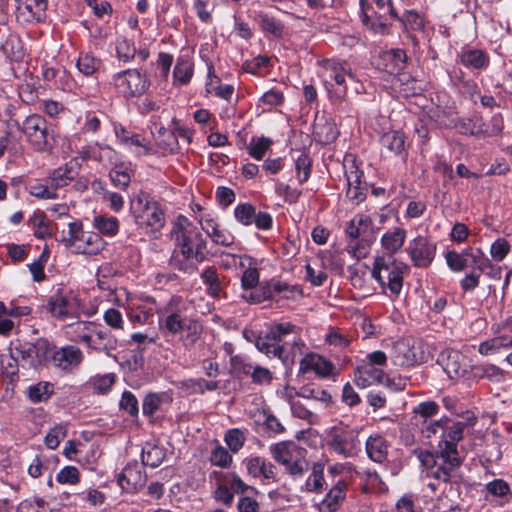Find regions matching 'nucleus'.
Returning <instances> with one entry per match:
<instances>
[{"label":"nucleus","instance_id":"1","mask_svg":"<svg viewBox=\"0 0 512 512\" xmlns=\"http://www.w3.org/2000/svg\"><path fill=\"white\" fill-rule=\"evenodd\" d=\"M159 329L164 336H178L185 350H191L202 335V325L197 318L192 301L172 295L156 307Z\"/></svg>","mask_w":512,"mask_h":512},{"label":"nucleus","instance_id":"2","mask_svg":"<svg viewBox=\"0 0 512 512\" xmlns=\"http://www.w3.org/2000/svg\"><path fill=\"white\" fill-rule=\"evenodd\" d=\"M171 236L185 261L177 257L172 259V265L179 271L191 273L195 267L186 261L195 259L203 262L206 259V241L199 229L185 216H179L173 223Z\"/></svg>","mask_w":512,"mask_h":512},{"label":"nucleus","instance_id":"3","mask_svg":"<svg viewBox=\"0 0 512 512\" xmlns=\"http://www.w3.org/2000/svg\"><path fill=\"white\" fill-rule=\"evenodd\" d=\"M298 328L291 323H279L271 326L264 336L255 338L256 348L268 357H276L285 363L290 351L288 346L294 350L303 345L302 340L296 335Z\"/></svg>","mask_w":512,"mask_h":512},{"label":"nucleus","instance_id":"4","mask_svg":"<svg viewBox=\"0 0 512 512\" xmlns=\"http://www.w3.org/2000/svg\"><path fill=\"white\" fill-rule=\"evenodd\" d=\"M465 423L463 422H451L448 418H445V433H442V437L439 441L438 448L441 449V457L446 459L443 460L444 464L448 462V470H439L436 474L437 477L444 479L445 481H458V469L462 464V459L459 456L457 450V443L462 440Z\"/></svg>","mask_w":512,"mask_h":512},{"label":"nucleus","instance_id":"5","mask_svg":"<svg viewBox=\"0 0 512 512\" xmlns=\"http://www.w3.org/2000/svg\"><path fill=\"white\" fill-rule=\"evenodd\" d=\"M408 270V265L394 256L378 255L374 259L371 275L384 292L388 289L392 296L397 297L403 287L404 273Z\"/></svg>","mask_w":512,"mask_h":512},{"label":"nucleus","instance_id":"6","mask_svg":"<svg viewBox=\"0 0 512 512\" xmlns=\"http://www.w3.org/2000/svg\"><path fill=\"white\" fill-rule=\"evenodd\" d=\"M51 342L39 338L35 342L15 340L11 342L9 355L20 361L23 369H34L45 366L49 362Z\"/></svg>","mask_w":512,"mask_h":512},{"label":"nucleus","instance_id":"7","mask_svg":"<svg viewBox=\"0 0 512 512\" xmlns=\"http://www.w3.org/2000/svg\"><path fill=\"white\" fill-rule=\"evenodd\" d=\"M270 452L285 472L294 480L301 479L309 471L308 451L294 443H277L270 446Z\"/></svg>","mask_w":512,"mask_h":512},{"label":"nucleus","instance_id":"8","mask_svg":"<svg viewBox=\"0 0 512 512\" xmlns=\"http://www.w3.org/2000/svg\"><path fill=\"white\" fill-rule=\"evenodd\" d=\"M130 211L136 225L147 228L151 232H159L165 225V214L161 205L147 195L134 198Z\"/></svg>","mask_w":512,"mask_h":512},{"label":"nucleus","instance_id":"9","mask_svg":"<svg viewBox=\"0 0 512 512\" xmlns=\"http://www.w3.org/2000/svg\"><path fill=\"white\" fill-rule=\"evenodd\" d=\"M327 446L342 458H353L361 451L359 431L347 426H333L327 432Z\"/></svg>","mask_w":512,"mask_h":512},{"label":"nucleus","instance_id":"10","mask_svg":"<svg viewBox=\"0 0 512 512\" xmlns=\"http://www.w3.org/2000/svg\"><path fill=\"white\" fill-rule=\"evenodd\" d=\"M14 126L21 130L27 141L39 152L50 151L53 147V137L48 130V124L44 117L32 114L26 117L22 124L13 121Z\"/></svg>","mask_w":512,"mask_h":512},{"label":"nucleus","instance_id":"11","mask_svg":"<svg viewBox=\"0 0 512 512\" xmlns=\"http://www.w3.org/2000/svg\"><path fill=\"white\" fill-rule=\"evenodd\" d=\"M113 84L118 92L126 98L143 95L149 83L136 69H128L113 76Z\"/></svg>","mask_w":512,"mask_h":512},{"label":"nucleus","instance_id":"12","mask_svg":"<svg viewBox=\"0 0 512 512\" xmlns=\"http://www.w3.org/2000/svg\"><path fill=\"white\" fill-rule=\"evenodd\" d=\"M84 359L82 350L74 345H66L61 348H56L51 343V350L49 354V362L52 365L65 373H71L76 370Z\"/></svg>","mask_w":512,"mask_h":512},{"label":"nucleus","instance_id":"13","mask_svg":"<svg viewBox=\"0 0 512 512\" xmlns=\"http://www.w3.org/2000/svg\"><path fill=\"white\" fill-rule=\"evenodd\" d=\"M436 247V243L425 236L419 235L409 241L405 251L410 256L414 267L427 268L435 258Z\"/></svg>","mask_w":512,"mask_h":512},{"label":"nucleus","instance_id":"14","mask_svg":"<svg viewBox=\"0 0 512 512\" xmlns=\"http://www.w3.org/2000/svg\"><path fill=\"white\" fill-rule=\"evenodd\" d=\"M437 362L443 367L444 371L451 379L464 377L468 372V360L457 350H443L439 354Z\"/></svg>","mask_w":512,"mask_h":512},{"label":"nucleus","instance_id":"15","mask_svg":"<svg viewBox=\"0 0 512 512\" xmlns=\"http://www.w3.org/2000/svg\"><path fill=\"white\" fill-rule=\"evenodd\" d=\"M318 64L321 68L319 76L327 94L329 93L330 89V87H328V82L333 84V81L342 74H348V78L350 80H356L355 74L352 72L350 66L345 60L335 58L323 59L322 61H319Z\"/></svg>","mask_w":512,"mask_h":512},{"label":"nucleus","instance_id":"16","mask_svg":"<svg viewBox=\"0 0 512 512\" xmlns=\"http://www.w3.org/2000/svg\"><path fill=\"white\" fill-rule=\"evenodd\" d=\"M345 177L347 180L346 196L356 204L366 199L368 184L363 180V171H361L353 162L350 166H345Z\"/></svg>","mask_w":512,"mask_h":512},{"label":"nucleus","instance_id":"17","mask_svg":"<svg viewBox=\"0 0 512 512\" xmlns=\"http://www.w3.org/2000/svg\"><path fill=\"white\" fill-rule=\"evenodd\" d=\"M118 483L124 491L134 493L145 485L146 474L136 461L128 463L119 475Z\"/></svg>","mask_w":512,"mask_h":512},{"label":"nucleus","instance_id":"18","mask_svg":"<svg viewBox=\"0 0 512 512\" xmlns=\"http://www.w3.org/2000/svg\"><path fill=\"white\" fill-rule=\"evenodd\" d=\"M87 347L111 357L118 348V339L110 331L96 325Z\"/></svg>","mask_w":512,"mask_h":512},{"label":"nucleus","instance_id":"19","mask_svg":"<svg viewBox=\"0 0 512 512\" xmlns=\"http://www.w3.org/2000/svg\"><path fill=\"white\" fill-rule=\"evenodd\" d=\"M460 63L471 70H485L490 64V57L485 50L465 46L458 54Z\"/></svg>","mask_w":512,"mask_h":512},{"label":"nucleus","instance_id":"20","mask_svg":"<svg viewBox=\"0 0 512 512\" xmlns=\"http://www.w3.org/2000/svg\"><path fill=\"white\" fill-rule=\"evenodd\" d=\"M379 66L390 75H400L407 66L406 52L400 48L383 52Z\"/></svg>","mask_w":512,"mask_h":512},{"label":"nucleus","instance_id":"21","mask_svg":"<svg viewBox=\"0 0 512 512\" xmlns=\"http://www.w3.org/2000/svg\"><path fill=\"white\" fill-rule=\"evenodd\" d=\"M46 309L53 317L64 320L75 315V307L71 297L55 293L49 297Z\"/></svg>","mask_w":512,"mask_h":512},{"label":"nucleus","instance_id":"22","mask_svg":"<svg viewBox=\"0 0 512 512\" xmlns=\"http://www.w3.org/2000/svg\"><path fill=\"white\" fill-rule=\"evenodd\" d=\"M414 454L417 456L418 460L421 462V464L430 471V475L435 478L438 481L448 483L449 481H445L442 478L437 477L436 474L439 473V470H448V462L444 464L445 460L441 457V449L438 448V451L436 454L431 453L428 450H422V449H415Z\"/></svg>","mask_w":512,"mask_h":512},{"label":"nucleus","instance_id":"23","mask_svg":"<svg viewBox=\"0 0 512 512\" xmlns=\"http://www.w3.org/2000/svg\"><path fill=\"white\" fill-rule=\"evenodd\" d=\"M380 144L391 156H397L404 162L408 152L405 144V135L400 131H389L382 135Z\"/></svg>","mask_w":512,"mask_h":512},{"label":"nucleus","instance_id":"24","mask_svg":"<svg viewBox=\"0 0 512 512\" xmlns=\"http://www.w3.org/2000/svg\"><path fill=\"white\" fill-rule=\"evenodd\" d=\"M48 0H27L24 7L17 6V17L26 22H43L46 19Z\"/></svg>","mask_w":512,"mask_h":512},{"label":"nucleus","instance_id":"25","mask_svg":"<svg viewBox=\"0 0 512 512\" xmlns=\"http://www.w3.org/2000/svg\"><path fill=\"white\" fill-rule=\"evenodd\" d=\"M247 473L253 478L263 477L264 479H274L276 476L275 466L267 459L254 456L246 458L243 461Z\"/></svg>","mask_w":512,"mask_h":512},{"label":"nucleus","instance_id":"26","mask_svg":"<svg viewBox=\"0 0 512 512\" xmlns=\"http://www.w3.org/2000/svg\"><path fill=\"white\" fill-rule=\"evenodd\" d=\"M368 457L376 462L383 463L387 460L388 444L385 438L379 434L371 435L365 443Z\"/></svg>","mask_w":512,"mask_h":512},{"label":"nucleus","instance_id":"27","mask_svg":"<svg viewBox=\"0 0 512 512\" xmlns=\"http://www.w3.org/2000/svg\"><path fill=\"white\" fill-rule=\"evenodd\" d=\"M103 247V241L99 234L83 231L78 238V243L72 248L79 254H96Z\"/></svg>","mask_w":512,"mask_h":512},{"label":"nucleus","instance_id":"28","mask_svg":"<svg viewBox=\"0 0 512 512\" xmlns=\"http://www.w3.org/2000/svg\"><path fill=\"white\" fill-rule=\"evenodd\" d=\"M406 235V230L400 227L385 232L381 237V246L387 252L385 255L394 256L402 248Z\"/></svg>","mask_w":512,"mask_h":512},{"label":"nucleus","instance_id":"29","mask_svg":"<svg viewBox=\"0 0 512 512\" xmlns=\"http://www.w3.org/2000/svg\"><path fill=\"white\" fill-rule=\"evenodd\" d=\"M300 368L303 371L311 369L322 377L330 376L333 371V365L330 361L313 353L306 355V357L302 359Z\"/></svg>","mask_w":512,"mask_h":512},{"label":"nucleus","instance_id":"30","mask_svg":"<svg viewBox=\"0 0 512 512\" xmlns=\"http://www.w3.org/2000/svg\"><path fill=\"white\" fill-rule=\"evenodd\" d=\"M347 484L344 481H338L326 494L321 502V509L328 512H335L340 507L346 496Z\"/></svg>","mask_w":512,"mask_h":512},{"label":"nucleus","instance_id":"31","mask_svg":"<svg viewBox=\"0 0 512 512\" xmlns=\"http://www.w3.org/2000/svg\"><path fill=\"white\" fill-rule=\"evenodd\" d=\"M172 396L168 392H150L142 401V411L145 416L151 417L159 411L164 404L172 402Z\"/></svg>","mask_w":512,"mask_h":512},{"label":"nucleus","instance_id":"32","mask_svg":"<svg viewBox=\"0 0 512 512\" xmlns=\"http://www.w3.org/2000/svg\"><path fill=\"white\" fill-rule=\"evenodd\" d=\"M325 488L324 464L321 462L313 463L311 473L306 479L302 490L319 494L322 493Z\"/></svg>","mask_w":512,"mask_h":512},{"label":"nucleus","instance_id":"33","mask_svg":"<svg viewBox=\"0 0 512 512\" xmlns=\"http://www.w3.org/2000/svg\"><path fill=\"white\" fill-rule=\"evenodd\" d=\"M154 305L155 299L152 297H147L146 304L131 306L128 312L130 321L138 324L148 323L154 316V312H156Z\"/></svg>","mask_w":512,"mask_h":512},{"label":"nucleus","instance_id":"34","mask_svg":"<svg viewBox=\"0 0 512 512\" xmlns=\"http://www.w3.org/2000/svg\"><path fill=\"white\" fill-rule=\"evenodd\" d=\"M390 359L395 366H411L417 360L409 345L404 341L396 342L391 351Z\"/></svg>","mask_w":512,"mask_h":512},{"label":"nucleus","instance_id":"35","mask_svg":"<svg viewBox=\"0 0 512 512\" xmlns=\"http://www.w3.org/2000/svg\"><path fill=\"white\" fill-rule=\"evenodd\" d=\"M76 171L73 166L65 164L55 169L46 181L56 192L57 189L67 186L76 177Z\"/></svg>","mask_w":512,"mask_h":512},{"label":"nucleus","instance_id":"36","mask_svg":"<svg viewBox=\"0 0 512 512\" xmlns=\"http://www.w3.org/2000/svg\"><path fill=\"white\" fill-rule=\"evenodd\" d=\"M95 326L93 322L76 321L67 326L66 333L72 341L81 342L87 346Z\"/></svg>","mask_w":512,"mask_h":512},{"label":"nucleus","instance_id":"37","mask_svg":"<svg viewBox=\"0 0 512 512\" xmlns=\"http://www.w3.org/2000/svg\"><path fill=\"white\" fill-rule=\"evenodd\" d=\"M487 495L498 499L501 505L507 504L512 499V491L509 484L503 479H494L485 485Z\"/></svg>","mask_w":512,"mask_h":512},{"label":"nucleus","instance_id":"38","mask_svg":"<svg viewBox=\"0 0 512 512\" xmlns=\"http://www.w3.org/2000/svg\"><path fill=\"white\" fill-rule=\"evenodd\" d=\"M371 226L372 220L369 216L357 214L348 222L345 232L349 238L358 239L365 235Z\"/></svg>","mask_w":512,"mask_h":512},{"label":"nucleus","instance_id":"39","mask_svg":"<svg viewBox=\"0 0 512 512\" xmlns=\"http://www.w3.org/2000/svg\"><path fill=\"white\" fill-rule=\"evenodd\" d=\"M201 279L206 286L208 295L213 298H219L222 295L223 287L219 279L217 270L214 267H207L201 273Z\"/></svg>","mask_w":512,"mask_h":512},{"label":"nucleus","instance_id":"40","mask_svg":"<svg viewBox=\"0 0 512 512\" xmlns=\"http://www.w3.org/2000/svg\"><path fill=\"white\" fill-rule=\"evenodd\" d=\"M131 174L130 164L121 163L110 170L109 177L116 188L125 190L131 182Z\"/></svg>","mask_w":512,"mask_h":512},{"label":"nucleus","instance_id":"41","mask_svg":"<svg viewBox=\"0 0 512 512\" xmlns=\"http://www.w3.org/2000/svg\"><path fill=\"white\" fill-rule=\"evenodd\" d=\"M166 453L162 447L157 445H146L142 449L141 460L144 466L156 468L161 465L165 459Z\"/></svg>","mask_w":512,"mask_h":512},{"label":"nucleus","instance_id":"42","mask_svg":"<svg viewBox=\"0 0 512 512\" xmlns=\"http://www.w3.org/2000/svg\"><path fill=\"white\" fill-rule=\"evenodd\" d=\"M193 76V64L184 57H179L173 71L174 83L186 85Z\"/></svg>","mask_w":512,"mask_h":512},{"label":"nucleus","instance_id":"43","mask_svg":"<svg viewBox=\"0 0 512 512\" xmlns=\"http://www.w3.org/2000/svg\"><path fill=\"white\" fill-rule=\"evenodd\" d=\"M416 424L420 429L422 437L425 439H431L438 434L441 438L442 433H445V418L439 420H417Z\"/></svg>","mask_w":512,"mask_h":512},{"label":"nucleus","instance_id":"44","mask_svg":"<svg viewBox=\"0 0 512 512\" xmlns=\"http://www.w3.org/2000/svg\"><path fill=\"white\" fill-rule=\"evenodd\" d=\"M347 78L348 74H342L333 81V84L328 82V87H330V89L327 95L332 103L340 104L346 98L348 92Z\"/></svg>","mask_w":512,"mask_h":512},{"label":"nucleus","instance_id":"45","mask_svg":"<svg viewBox=\"0 0 512 512\" xmlns=\"http://www.w3.org/2000/svg\"><path fill=\"white\" fill-rule=\"evenodd\" d=\"M347 78L348 74H342L333 81V84L328 82V87H330V89L327 95L332 103L340 104L346 98L348 92Z\"/></svg>","mask_w":512,"mask_h":512},{"label":"nucleus","instance_id":"46","mask_svg":"<svg viewBox=\"0 0 512 512\" xmlns=\"http://www.w3.org/2000/svg\"><path fill=\"white\" fill-rule=\"evenodd\" d=\"M258 19L264 32L269 33L276 38H281L283 36L284 25L281 21L265 12H260L258 14Z\"/></svg>","mask_w":512,"mask_h":512},{"label":"nucleus","instance_id":"47","mask_svg":"<svg viewBox=\"0 0 512 512\" xmlns=\"http://www.w3.org/2000/svg\"><path fill=\"white\" fill-rule=\"evenodd\" d=\"M93 225L101 234L106 236H114L119 230L118 219L113 216H95Z\"/></svg>","mask_w":512,"mask_h":512},{"label":"nucleus","instance_id":"48","mask_svg":"<svg viewBox=\"0 0 512 512\" xmlns=\"http://www.w3.org/2000/svg\"><path fill=\"white\" fill-rule=\"evenodd\" d=\"M360 372L362 375L367 376L372 383L377 384H384L388 387H391L394 383V380L392 381L382 369L378 367H374L371 364L362 363L360 366Z\"/></svg>","mask_w":512,"mask_h":512},{"label":"nucleus","instance_id":"49","mask_svg":"<svg viewBox=\"0 0 512 512\" xmlns=\"http://www.w3.org/2000/svg\"><path fill=\"white\" fill-rule=\"evenodd\" d=\"M101 65L100 59L90 53L81 54L77 60V68L84 76H91L98 71Z\"/></svg>","mask_w":512,"mask_h":512},{"label":"nucleus","instance_id":"50","mask_svg":"<svg viewBox=\"0 0 512 512\" xmlns=\"http://www.w3.org/2000/svg\"><path fill=\"white\" fill-rule=\"evenodd\" d=\"M473 374L475 377L486 378L497 383L504 380L502 370L493 364L476 366L473 368Z\"/></svg>","mask_w":512,"mask_h":512},{"label":"nucleus","instance_id":"51","mask_svg":"<svg viewBox=\"0 0 512 512\" xmlns=\"http://www.w3.org/2000/svg\"><path fill=\"white\" fill-rule=\"evenodd\" d=\"M52 393L53 386L49 382H39L28 389V397L33 403L46 401Z\"/></svg>","mask_w":512,"mask_h":512},{"label":"nucleus","instance_id":"52","mask_svg":"<svg viewBox=\"0 0 512 512\" xmlns=\"http://www.w3.org/2000/svg\"><path fill=\"white\" fill-rule=\"evenodd\" d=\"M440 406L435 401L420 402L413 408L414 418L417 420H430L439 413Z\"/></svg>","mask_w":512,"mask_h":512},{"label":"nucleus","instance_id":"53","mask_svg":"<svg viewBox=\"0 0 512 512\" xmlns=\"http://www.w3.org/2000/svg\"><path fill=\"white\" fill-rule=\"evenodd\" d=\"M83 231V224L81 221H72L68 224L67 234H63L58 241L63 243L66 248L71 249L78 243V238Z\"/></svg>","mask_w":512,"mask_h":512},{"label":"nucleus","instance_id":"54","mask_svg":"<svg viewBox=\"0 0 512 512\" xmlns=\"http://www.w3.org/2000/svg\"><path fill=\"white\" fill-rule=\"evenodd\" d=\"M455 128L463 135L483 137V129L478 126V118H461L455 123Z\"/></svg>","mask_w":512,"mask_h":512},{"label":"nucleus","instance_id":"55","mask_svg":"<svg viewBox=\"0 0 512 512\" xmlns=\"http://www.w3.org/2000/svg\"><path fill=\"white\" fill-rule=\"evenodd\" d=\"M212 65L209 66L208 81L206 83V90L208 93H214L215 96L229 101L234 93V87L230 84L219 83L215 87H212Z\"/></svg>","mask_w":512,"mask_h":512},{"label":"nucleus","instance_id":"56","mask_svg":"<svg viewBox=\"0 0 512 512\" xmlns=\"http://www.w3.org/2000/svg\"><path fill=\"white\" fill-rule=\"evenodd\" d=\"M124 145L128 148L134 147L135 149L133 150V152L137 157H141L151 153L149 141H147L145 137L137 133L132 134Z\"/></svg>","mask_w":512,"mask_h":512},{"label":"nucleus","instance_id":"57","mask_svg":"<svg viewBox=\"0 0 512 512\" xmlns=\"http://www.w3.org/2000/svg\"><path fill=\"white\" fill-rule=\"evenodd\" d=\"M255 213V207L249 203H240L234 209L236 220L245 226H249L254 222Z\"/></svg>","mask_w":512,"mask_h":512},{"label":"nucleus","instance_id":"58","mask_svg":"<svg viewBox=\"0 0 512 512\" xmlns=\"http://www.w3.org/2000/svg\"><path fill=\"white\" fill-rule=\"evenodd\" d=\"M272 144V140L267 137L252 138L248 146L249 154L256 160H261L266 151Z\"/></svg>","mask_w":512,"mask_h":512},{"label":"nucleus","instance_id":"59","mask_svg":"<svg viewBox=\"0 0 512 512\" xmlns=\"http://www.w3.org/2000/svg\"><path fill=\"white\" fill-rule=\"evenodd\" d=\"M295 170L297 179L300 184L305 183L311 174V159L305 154L301 153L295 160Z\"/></svg>","mask_w":512,"mask_h":512},{"label":"nucleus","instance_id":"60","mask_svg":"<svg viewBox=\"0 0 512 512\" xmlns=\"http://www.w3.org/2000/svg\"><path fill=\"white\" fill-rule=\"evenodd\" d=\"M158 137H157V143L158 145L167 151L174 152L178 148V140L177 136L174 132L161 127L158 130Z\"/></svg>","mask_w":512,"mask_h":512},{"label":"nucleus","instance_id":"61","mask_svg":"<svg viewBox=\"0 0 512 512\" xmlns=\"http://www.w3.org/2000/svg\"><path fill=\"white\" fill-rule=\"evenodd\" d=\"M67 435V425L58 424L54 426L45 437V444L49 449H56L60 442Z\"/></svg>","mask_w":512,"mask_h":512},{"label":"nucleus","instance_id":"62","mask_svg":"<svg viewBox=\"0 0 512 512\" xmlns=\"http://www.w3.org/2000/svg\"><path fill=\"white\" fill-rule=\"evenodd\" d=\"M296 395L305 399L318 400L323 403H328L331 401L330 393L319 387H302L298 392H296Z\"/></svg>","mask_w":512,"mask_h":512},{"label":"nucleus","instance_id":"63","mask_svg":"<svg viewBox=\"0 0 512 512\" xmlns=\"http://www.w3.org/2000/svg\"><path fill=\"white\" fill-rule=\"evenodd\" d=\"M224 440L229 449L233 453H237L243 447L246 438L240 429L233 428L226 432Z\"/></svg>","mask_w":512,"mask_h":512},{"label":"nucleus","instance_id":"64","mask_svg":"<svg viewBox=\"0 0 512 512\" xmlns=\"http://www.w3.org/2000/svg\"><path fill=\"white\" fill-rule=\"evenodd\" d=\"M512 345V340L509 337H496L486 342H483L479 346V352L483 355L492 354L502 347H508Z\"/></svg>","mask_w":512,"mask_h":512}]
</instances>
